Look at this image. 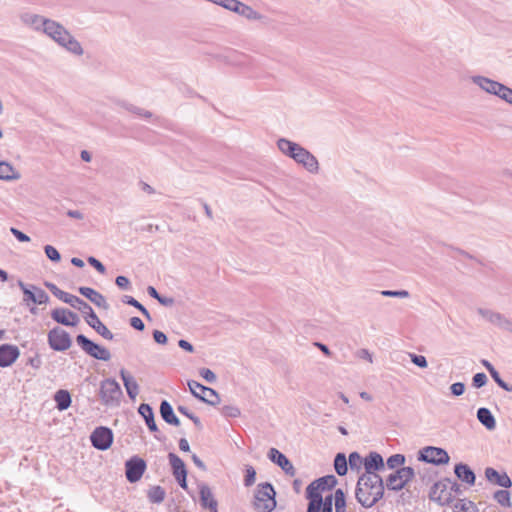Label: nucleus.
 Segmentation results:
<instances>
[{
  "label": "nucleus",
  "instance_id": "dca6fc26",
  "mask_svg": "<svg viewBox=\"0 0 512 512\" xmlns=\"http://www.w3.org/2000/svg\"><path fill=\"white\" fill-rule=\"evenodd\" d=\"M337 485V478L334 475H326L311 482L306 488V494L321 495V492L331 490Z\"/></svg>",
  "mask_w": 512,
  "mask_h": 512
},
{
  "label": "nucleus",
  "instance_id": "c9c22d12",
  "mask_svg": "<svg viewBox=\"0 0 512 512\" xmlns=\"http://www.w3.org/2000/svg\"><path fill=\"white\" fill-rule=\"evenodd\" d=\"M453 512H479V510L474 502L464 498L455 502Z\"/></svg>",
  "mask_w": 512,
  "mask_h": 512
},
{
  "label": "nucleus",
  "instance_id": "c03bdc74",
  "mask_svg": "<svg viewBox=\"0 0 512 512\" xmlns=\"http://www.w3.org/2000/svg\"><path fill=\"white\" fill-rule=\"evenodd\" d=\"M18 286L23 291V301L24 302H33L35 301V291L30 287V285H26L23 281H18Z\"/></svg>",
  "mask_w": 512,
  "mask_h": 512
},
{
  "label": "nucleus",
  "instance_id": "0e129e2a",
  "mask_svg": "<svg viewBox=\"0 0 512 512\" xmlns=\"http://www.w3.org/2000/svg\"><path fill=\"white\" fill-rule=\"evenodd\" d=\"M153 338L156 343L162 344V345L166 344L167 340H168L167 336L162 331H159V330L153 331Z\"/></svg>",
  "mask_w": 512,
  "mask_h": 512
},
{
  "label": "nucleus",
  "instance_id": "412c9836",
  "mask_svg": "<svg viewBox=\"0 0 512 512\" xmlns=\"http://www.w3.org/2000/svg\"><path fill=\"white\" fill-rule=\"evenodd\" d=\"M485 477L489 482L501 486L503 488L507 489L512 486V481L506 472L499 473L492 467H488L485 469Z\"/></svg>",
  "mask_w": 512,
  "mask_h": 512
},
{
  "label": "nucleus",
  "instance_id": "7ed1b4c3",
  "mask_svg": "<svg viewBox=\"0 0 512 512\" xmlns=\"http://www.w3.org/2000/svg\"><path fill=\"white\" fill-rule=\"evenodd\" d=\"M274 487L268 483L258 485L254 497V507L259 512H271L276 507Z\"/></svg>",
  "mask_w": 512,
  "mask_h": 512
},
{
  "label": "nucleus",
  "instance_id": "e2e57ef3",
  "mask_svg": "<svg viewBox=\"0 0 512 512\" xmlns=\"http://www.w3.org/2000/svg\"><path fill=\"white\" fill-rule=\"evenodd\" d=\"M115 284L123 290H127L130 288V281L126 276H117L115 279Z\"/></svg>",
  "mask_w": 512,
  "mask_h": 512
},
{
  "label": "nucleus",
  "instance_id": "bb28decb",
  "mask_svg": "<svg viewBox=\"0 0 512 512\" xmlns=\"http://www.w3.org/2000/svg\"><path fill=\"white\" fill-rule=\"evenodd\" d=\"M160 415L167 424L180 425L179 418L175 415L171 404L167 400H162L160 403Z\"/></svg>",
  "mask_w": 512,
  "mask_h": 512
},
{
  "label": "nucleus",
  "instance_id": "72a5a7b5",
  "mask_svg": "<svg viewBox=\"0 0 512 512\" xmlns=\"http://www.w3.org/2000/svg\"><path fill=\"white\" fill-rule=\"evenodd\" d=\"M300 144L290 141L286 138H280L277 141L278 149L287 157L293 159Z\"/></svg>",
  "mask_w": 512,
  "mask_h": 512
},
{
  "label": "nucleus",
  "instance_id": "ddd939ff",
  "mask_svg": "<svg viewBox=\"0 0 512 512\" xmlns=\"http://www.w3.org/2000/svg\"><path fill=\"white\" fill-rule=\"evenodd\" d=\"M147 468V464L144 459L139 456H133L128 459L125 463V475L126 479L130 483H135L141 479L145 470Z\"/></svg>",
  "mask_w": 512,
  "mask_h": 512
},
{
  "label": "nucleus",
  "instance_id": "b1692460",
  "mask_svg": "<svg viewBox=\"0 0 512 512\" xmlns=\"http://www.w3.org/2000/svg\"><path fill=\"white\" fill-rule=\"evenodd\" d=\"M87 324L93 328L98 334L107 340H112L113 333L101 322L96 313H92L89 317H86Z\"/></svg>",
  "mask_w": 512,
  "mask_h": 512
},
{
  "label": "nucleus",
  "instance_id": "5701e85b",
  "mask_svg": "<svg viewBox=\"0 0 512 512\" xmlns=\"http://www.w3.org/2000/svg\"><path fill=\"white\" fill-rule=\"evenodd\" d=\"M78 291L81 295L89 299L96 306L103 308L105 310L109 308V305L105 297L98 291L94 290L93 288L79 287Z\"/></svg>",
  "mask_w": 512,
  "mask_h": 512
},
{
  "label": "nucleus",
  "instance_id": "473e14b6",
  "mask_svg": "<svg viewBox=\"0 0 512 512\" xmlns=\"http://www.w3.org/2000/svg\"><path fill=\"white\" fill-rule=\"evenodd\" d=\"M168 459L174 477L184 476V474H187L185 463L178 455L171 452L168 454Z\"/></svg>",
  "mask_w": 512,
  "mask_h": 512
},
{
  "label": "nucleus",
  "instance_id": "774afa93",
  "mask_svg": "<svg viewBox=\"0 0 512 512\" xmlns=\"http://www.w3.org/2000/svg\"><path fill=\"white\" fill-rule=\"evenodd\" d=\"M357 356L360 358V359H363V360H366L368 361L369 363H372L373 362V356L372 354L369 352V350L367 349H360L357 351Z\"/></svg>",
  "mask_w": 512,
  "mask_h": 512
},
{
  "label": "nucleus",
  "instance_id": "9b49d317",
  "mask_svg": "<svg viewBox=\"0 0 512 512\" xmlns=\"http://www.w3.org/2000/svg\"><path fill=\"white\" fill-rule=\"evenodd\" d=\"M48 344L55 351H65L72 345L68 332L60 327H54L48 332Z\"/></svg>",
  "mask_w": 512,
  "mask_h": 512
},
{
  "label": "nucleus",
  "instance_id": "9d476101",
  "mask_svg": "<svg viewBox=\"0 0 512 512\" xmlns=\"http://www.w3.org/2000/svg\"><path fill=\"white\" fill-rule=\"evenodd\" d=\"M418 459L434 465H445L449 463L450 457L443 448L427 446L419 451Z\"/></svg>",
  "mask_w": 512,
  "mask_h": 512
},
{
  "label": "nucleus",
  "instance_id": "7c9ffc66",
  "mask_svg": "<svg viewBox=\"0 0 512 512\" xmlns=\"http://www.w3.org/2000/svg\"><path fill=\"white\" fill-rule=\"evenodd\" d=\"M56 408L59 411L67 410L72 403L71 395L68 390L60 389L54 394Z\"/></svg>",
  "mask_w": 512,
  "mask_h": 512
},
{
  "label": "nucleus",
  "instance_id": "4468645a",
  "mask_svg": "<svg viewBox=\"0 0 512 512\" xmlns=\"http://www.w3.org/2000/svg\"><path fill=\"white\" fill-rule=\"evenodd\" d=\"M293 160L310 173L316 174L319 171V162L317 158L301 145L297 148V152Z\"/></svg>",
  "mask_w": 512,
  "mask_h": 512
},
{
  "label": "nucleus",
  "instance_id": "aec40b11",
  "mask_svg": "<svg viewBox=\"0 0 512 512\" xmlns=\"http://www.w3.org/2000/svg\"><path fill=\"white\" fill-rule=\"evenodd\" d=\"M478 313L491 324L498 326L503 330H507L511 319L506 318L503 314L494 312L489 309L479 308Z\"/></svg>",
  "mask_w": 512,
  "mask_h": 512
},
{
  "label": "nucleus",
  "instance_id": "58836bf2",
  "mask_svg": "<svg viewBox=\"0 0 512 512\" xmlns=\"http://www.w3.org/2000/svg\"><path fill=\"white\" fill-rule=\"evenodd\" d=\"M121 300L124 304L130 305V306L138 309L143 314V316L145 318H147L148 320H151V315H150L149 311L135 298H133L130 295H124Z\"/></svg>",
  "mask_w": 512,
  "mask_h": 512
},
{
  "label": "nucleus",
  "instance_id": "052dcab7",
  "mask_svg": "<svg viewBox=\"0 0 512 512\" xmlns=\"http://www.w3.org/2000/svg\"><path fill=\"white\" fill-rule=\"evenodd\" d=\"M55 297H57L59 300L63 301L64 303H69L73 296L72 294L70 293H67L65 291H62L61 289H57L56 291H54V294H53Z\"/></svg>",
  "mask_w": 512,
  "mask_h": 512
},
{
  "label": "nucleus",
  "instance_id": "0eeeda50",
  "mask_svg": "<svg viewBox=\"0 0 512 512\" xmlns=\"http://www.w3.org/2000/svg\"><path fill=\"white\" fill-rule=\"evenodd\" d=\"M187 385L192 395L202 402L212 406L220 403V396L213 388L204 386L195 380H189Z\"/></svg>",
  "mask_w": 512,
  "mask_h": 512
},
{
  "label": "nucleus",
  "instance_id": "bf43d9fd",
  "mask_svg": "<svg viewBox=\"0 0 512 512\" xmlns=\"http://www.w3.org/2000/svg\"><path fill=\"white\" fill-rule=\"evenodd\" d=\"M88 263L94 267L99 273L104 274L106 271L105 266L95 257L90 256L87 259Z\"/></svg>",
  "mask_w": 512,
  "mask_h": 512
},
{
  "label": "nucleus",
  "instance_id": "6e6552de",
  "mask_svg": "<svg viewBox=\"0 0 512 512\" xmlns=\"http://www.w3.org/2000/svg\"><path fill=\"white\" fill-rule=\"evenodd\" d=\"M76 342L86 354L97 360L109 361L111 359V354L108 349L94 343L83 334L76 336Z\"/></svg>",
  "mask_w": 512,
  "mask_h": 512
},
{
  "label": "nucleus",
  "instance_id": "6e6d98bb",
  "mask_svg": "<svg viewBox=\"0 0 512 512\" xmlns=\"http://www.w3.org/2000/svg\"><path fill=\"white\" fill-rule=\"evenodd\" d=\"M450 391L453 396H461L465 392V384L462 382L453 383L450 386Z\"/></svg>",
  "mask_w": 512,
  "mask_h": 512
},
{
  "label": "nucleus",
  "instance_id": "a19ab883",
  "mask_svg": "<svg viewBox=\"0 0 512 512\" xmlns=\"http://www.w3.org/2000/svg\"><path fill=\"white\" fill-rule=\"evenodd\" d=\"M306 497L309 499L307 512H321L322 495L306 494Z\"/></svg>",
  "mask_w": 512,
  "mask_h": 512
},
{
  "label": "nucleus",
  "instance_id": "338daca9",
  "mask_svg": "<svg viewBox=\"0 0 512 512\" xmlns=\"http://www.w3.org/2000/svg\"><path fill=\"white\" fill-rule=\"evenodd\" d=\"M130 325L138 331H143L145 328L143 321L139 317H132L130 319Z\"/></svg>",
  "mask_w": 512,
  "mask_h": 512
},
{
  "label": "nucleus",
  "instance_id": "f03ea898",
  "mask_svg": "<svg viewBox=\"0 0 512 512\" xmlns=\"http://www.w3.org/2000/svg\"><path fill=\"white\" fill-rule=\"evenodd\" d=\"M385 492L381 476L361 475L355 488V498L363 508H371L380 501Z\"/></svg>",
  "mask_w": 512,
  "mask_h": 512
},
{
  "label": "nucleus",
  "instance_id": "3c124183",
  "mask_svg": "<svg viewBox=\"0 0 512 512\" xmlns=\"http://www.w3.org/2000/svg\"><path fill=\"white\" fill-rule=\"evenodd\" d=\"M44 251H45V254L46 256L53 262H59L61 260V255L60 253L58 252V250L51 246V245H46L44 247Z\"/></svg>",
  "mask_w": 512,
  "mask_h": 512
},
{
  "label": "nucleus",
  "instance_id": "4c0bfd02",
  "mask_svg": "<svg viewBox=\"0 0 512 512\" xmlns=\"http://www.w3.org/2000/svg\"><path fill=\"white\" fill-rule=\"evenodd\" d=\"M165 495V490L159 485L151 487L147 494L149 501L157 504L164 501Z\"/></svg>",
  "mask_w": 512,
  "mask_h": 512
},
{
  "label": "nucleus",
  "instance_id": "f8f14e48",
  "mask_svg": "<svg viewBox=\"0 0 512 512\" xmlns=\"http://www.w3.org/2000/svg\"><path fill=\"white\" fill-rule=\"evenodd\" d=\"M90 440L94 448L105 451L109 449L113 443V432L108 427H97L91 433Z\"/></svg>",
  "mask_w": 512,
  "mask_h": 512
},
{
  "label": "nucleus",
  "instance_id": "8fccbe9b",
  "mask_svg": "<svg viewBox=\"0 0 512 512\" xmlns=\"http://www.w3.org/2000/svg\"><path fill=\"white\" fill-rule=\"evenodd\" d=\"M380 294L384 297L408 298L409 292L407 290H382Z\"/></svg>",
  "mask_w": 512,
  "mask_h": 512
},
{
  "label": "nucleus",
  "instance_id": "cd10ccee",
  "mask_svg": "<svg viewBox=\"0 0 512 512\" xmlns=\"http://www.w3.org/2000/svg\"><path fill=\"white\" fill-rule=\"evenodd\" d=\"M138 412L144 418L148 429L151 432H158L152 407L149 404L142 403L138 408Z\"/></svg>",
  "mask_w": 512,
  "mask_h": 512
},
{
  "label": "nucleus",
  "instance_id": "680f3d73",
  "mask_svg": "<svg viewBox=\"0 0 512 512\" xmlns=\"http://www.w3.org/2000/svg\"><path fill=\"white\" fill-rule=\"evenodd\" d=\"M10 232L14 235V237L19 242H29L30 241V237L28 235H26L25 233H23L22 231L14 228V227H11Z\"/></svg>",
  "mask_w": 512,
  "mask_h": 512
},
{
  "label": "nucleus",
  "instance_id": "603ef678",
  "mask_svg": "<svg viewBox=\"0 0 512 512\" xmlns=\"http://www.w3.org/2000/svg\"><path fill=\"white\" fill-rule=\"evenodd\" d=\"M409 357L411 362L420 368H426L428 366L427 359L423 355L409 353Z\"/></svg>",
  "mask_w": 512,
  "mask_h": 512
},
{
  "label": "nucleus",
  "instance_id": "09e8293b",
  "mask_svg": "<svg viewBox=\"0 0 512 512\" xmlns=\"http://www.w3.org/2000/svg\"><path fill=\"white\" fill-rule=\"evenodd\" d=\"M256 471L251 465L245 467L244 485L246 487L252 486L255 483Z\"/></svg>",
  "mask_w": 512,
  "mask_h": 512
},
{
  "label": "nucleus",
  "instance_id": "5fc2aeb1",
  "mask_svg": "<svg viewBox=\"0 0 512 512\" xmlns=\"http://www.w3.org/2000/svg\"><path fill=\"white\" fill-rule=\"evenodd\" d=\"M321 512H333V495L322 497Z\"/></svg>",
  "mask_w": 512,
  "mask_h": 512
},
{
  "label": "nucleus",
  "instance_id": "e433bc0d",
  "mask_svg": "<svg viewBox=\"0 0 512 512\" xmlns=\"http://www.w3.org/2000/svg\"><path fill=\"white\" fill-rule=\"evenodd\" d=\"M347 466H348V460L346 459L345 454L338 453L334 459V468H335L336 473L339 476L346 475L347 471H348Z\"/></svg>",
  "mask_w": 512,
  "mask_h": 512
},
{
  "label": "nucleus",
  "instance_id": "ea45409f",
  "mask_svg": "<svg viewBox=\"0 0 512 512\" xmlns=\"http://www.w3.org/2000/svg\"><path fill=\"white\" fill-rule=\"evenodd\" d=\"M335 512H346V497L342 489H337L333 495Z\"/></svg>",
  "mask_w": 512,
  "mask_h": 512
},
{
  "label": "nucleus",
  "instance_id": "6ab92c4d",
  "mask_svg": "<svg viewBox=\"0 0 512 512\" xmlns=\"http://www.w3.org/2000/svg\"><path fill=\"white\" fill-rule=\"evenodd\" d=\"M19 355L20 351L17 346L11 344L0 345V367L11 366Z\"/></svg>",
  "mask_w": 512,
  "mask_h": 512
},
{
  "label": "nucleus",
  "instance_id": "20e7f679",
  "mask_svg": "<svg viewBox=\"0 0 512 512\" xmlns=\"http://www.w3.org/2000/svg\"><path fill=\"white\" fill-rule=\"evenodd\" d=\"M471 81L486 93L495 95L503 101H506L509 92L512 89L498 81L481 75L472 76Z\"/></svg>",
  "mask_w": 512,
  "mask_h": 512
},
{
  "label": "nucleus",
  "instance_id": "c85d7f7f",
  "mask_svg": "<svg viewBox=\"0 0 512 512\" xmlns=\"http://www.w3.org/2000/svg\"><path fill=\"white\" fill-rule=\"evenodd\" d=\"M478 421L489 431L496 428V420L488 408L481 407L477 410Z\"/></svg>",
  "mask_w": 512,
  "mask_h": 512
},
{
  "label": "nucleus",
  "instance_id": "393cba45",
  "mask_svg": "<svg viewBox=\"0 0 512 512\" xmlns=\"http://www.w3.org/2000/svg\"><path fill=\"white\" fill-rule=\"evenodd\" d=\"M454 473L459 480L472 486L475 484L476 476L473 470L463 463L456 464L454 467Z\"/></svg>",
  "mask_w": 512,
  "mask_h": 512
},
{
  "label": "nucleus",
  "instance_id": "2f4dec72",
  "mask_svg": "<svg viewBox=\"0 0 512 512\" xmlns=\"http://www.w3.org/2000/svg\"><path fill=\"white\" fill-rule=\"evenodd\" d=\"M234 12L248 20H260L262 18V16L256 10L241 1L237 2Z\"/></svg>",
  "mask_w": 512,
  "mask_h": 512
},
{
  "label": "nucleus",
  "instance_id": "de8ad7c7",
  "mask_svg": "<svg viewBox=\"0 0 512 512\" xmlns=\"http://www.w3.org/2000/svg\"><path fill=\"white\" fill-rule=\"evenodd\" d=\"M30 287L35 291L34 304L41 305V304H45L48 302L49 296L44 290H42L41 288H39L35 285H30Z\"/></svg>",
  "mask_w": 512,
  "mask_h": 512
},
{
  "label": "nucleus",
  "instance_id": "37998d69",
  "mask_svg": "<svg viewBox=\"0 0 512 512\" xmlns=\"http://www.w3.org/2000/svg\"><path fill=\"white\" fill-rule=\"evenodd\" d=\"M494 499L504 507H510L511 501H510V493L507 490H497L494 493Z\"/></svg>",
  "mask_w": 512,
  "mask_h": 512
},
{
  "label": "nucleus",
  "instance_id": "423d86ee",
  "mask_svg": "<svg viewBox=\"0 0 512 512\" xmlns=\"http://www.w3.org/2000/svg\"><path fill=\"white\" fill-rule=\"evenodd\" d=\"M104 405L118 404L123 393L119 383L114 379H105L100 384L99 392Z\"/></svg>",
  "mask_w": 512,
  "mask_h": 512
},
{
  "label": "nucleus",
  "instance_id": "49530a36",
  "mask_svg": "<svg viewBox=\"0 0 512 512\" xmlns=\"http://www.w3.org/2000/svg\"><path fill=\"white\" fill-rule=\"evenodd\" d=\"M122 107L124 109H126L127 111L133 113V114H136L138 116H141V117H145V118H151L152 117V113L150 111H147V110H144L140 107H137L135 105H132V104H123Z\"/></svg>",
  "mask_w": 512,
  "mask_h": 512
},
{
  "label": "nucleus",
  "instance_id": "69168bd1",
  "mask_svg": "<svg viewBox=\"0 0 512 512\" xmlns=\"http://www.w3.org/2000/svg\"><path fill=\"white\" fill-rule=\"evenodd\" d=\"M223 410L224 414L229 417H238L241 414L239 408L235 406H225Z\"/></svg>",
  "mask_w": 512,
  "mask_h": 512
},
{
  "label": "nucleus",
  "instance_id": "f704fd0d",
  "mask_svg": "<svg viewBox=\"0 0 512 512\" xmlns=\"http://www.w3.org/2000/svg\"><path fill=\"white\" fill-rule=\"evenodd\" d=\"M68 304L71 307L79 310L85 316V318L89 317L92 313H94V310L87 302H85L84 300L75 295Z\"/></svg>",
  "mask_w": 512,
  "mask_h": 512
},
{
  "label": "nucleus",
  "instance_id": "f3484780",
  "mask_svg": "<svg viewBox=\"0 0 512 512\" xmlns=\"http://www.w3.org/2000/svg\"><path fill=\"white\" fill-rule=\"evenodd\" d=\"M268 458L275 464H277L281 469L289 476H294L296 474V470L290 460L278 449L271 448L268 451Z\"/></svg>",
  "mask_w": 512,
  "mask_h": 512
},
{
  "label": "nucleus",
  "instance_id": "a18cd8bd",
  "mask_svg": "<svg viewBox=\"0 0 512 512\" xmlns=\"http://www.w3.org/2000/svg\"><path fill=\"white\" fill-rule=\"evenodd\" d=\"M363 461L364 458H362L358 452H352L348 457V464L352 470L359 471L363 465Z\"/></svg>",
  "mask_w": 512,
  "mask_h": 512
},
{
  "label": "nucleus",
  "instance_id": "4be33fe9",
  "mask_svg": "<svg viewBox=\"0 0 512 512\" xmlns=\"http://www.w3.org/2000/svg\"><path fill=\"white\" fill-rule=\"evenodd\" d=\"M200 503L203 508L210 509L211 512L217 511V500L213 497L212 491L207 484H201L199 488Z\"/></svg>",
  "mask_w": 512,
  "mask_h": 512
},
{
  "label": "nucleus",
  "instance_id": "864d4df0",
  "mask_svg": "<svg viewBox=\"0 0 512 512\" xmlns=\"http://www.w3.org/2000/svg\"><path fill=\"white\" fill-rule=\"evenodd\" d=\"M488 379L485 373H476L472 378V385L475 388H481L487 383Z\"/></svg>",
  "mask_w": 512,
  "mask_h": 512
},
{
  "label": "nucleus",
  "instance_id": "1a4fd4ad",
  "mask_svg": "<svg viewBox=\"0 0 512 512\" xmlns=\"http://www.w3.org/2000/svg\"><path fill=\"white\" fill-rule=\"evenodd\" d=\"M429 498L441 506L449 505L453 501V495L451 494V480L445 478L434 483L429 492Z\"/></svg>",
  "mask_w": 512,
  "mask_h": 512
},
{
  "label": "nucleus",
  "instance_id": "f257e3e1",
  "mask_svg": "<svg viewBox=\"0 0 512 512\" xmlns=\"http://www.w3.org/2000/svg\"><path fill=\"white\" fill-rule=\"evenodd\" d=\"M19 20L25 27L44 34L67 52L75 56L84 54L81 43L60 22L30 11L21 12Z\"/></svg>",
  "mask_w": 512,
  "mask_h": 512
},
{
  "label": "nucleus",
  "instance_id": "a878e982",
  "mask_svg": "<svg viewBox=\"0 0 512 512\" xmlns=\"http://www.w3.org/2000/svg\"><path fill=\"white\" fill-rule=\"evenodd\" d=\"M120 376L125 386L127 395L131 400H135L139 394V385L136 380L125 370H120Z\"/></svg>",
  "mask_w": 512,
  "mask_h": 512
},
{
  "label": "nucleus",
  "instance_id": "2eb2a0df",
  "mask_svg": "<svg viewBox=\"0 0 512 512\" xmlns=\"http://www.w3.org/2000/svg\"><path fill=\"white\" fill-rule=\"evenodd\" d=\"M365 472L362 475L380 476L377 472L385 469L383 457L375 451L370 452L363 461Z\"/></svg>",
  "mask_w": 512,
  "mask_h": 512
},
{
  "label": "nucleus",
  "instance_id": "4d7b16f0",
  "mask_svg": "<svg viewBox=\"0 0 512 512\" xmlns=\"http://www.w3.org/2000/svg\"><path fill=\"white\" fill-rule=\"evenodd\" d=\"M199 373L209 383H214L217 379L215 373L208 368L200 369Z\"/></svg>",
  "mask_w": 512,
  "mask_h": 512
},
{
  "label": "nucleus",
  "instance_id": "39448f33",
  "mask_svg": "<svg viewBox=\"0 0 512 512\" xmlns=\"http://www.w3.org/2000/svg\"><path fill=\"white\" fill-rule=\"evenodd\" d=\"M415 477V471L412 467H401L391 473L385 481L388 490L400 491L404 489Z\"/></svg>",
  "mask_w": 512,
  "mask_h": 512
},
{
  "label": "nucleus",
  "instance_id": "c756f323",
  "mask_svg": "<svg viewBox=\"0 0 512 512\" xmlns=\"http://www.w3.org/2000/svg\"><path fill=\"white\" fill-rule=\"evenodd\" d=\"M21 174L8 162H0V180L13 181L19 180Z\"/></svg>",
  "mask_w": 512,
  "mask_h": 512
},
{
  "label": "nucleus",
  "instance_id": "13d9d810",
  "mask_svg": "<svg viewBox=\"0 0 512 512\" xmlns=\"http://www.w3.org/2000/svg\"><path fill=\"white\" fill-rule=\"evenodd\" d=\"M239 0H217L214 4H217L229 11L234 12L235 6Z\"/></svg>",
  "mask_w": 512,
  "mask_h": 512
},
{
  "label": "nucleus",
  "instance_id": "79ce46f5",
  "mask_svg": "<svg viewBox=\"0 0 512 512\" xmlns=\"http://www.w3.org/2000/svg\"><path fill=\"white\" fill-rule=\"evenodd\" d=\"M405 460L406 459L403 454H394L387 459L386 465L391 470H397L398 468H401L402 465H404Z\"/></svg>",
  "mask_w": 512,
  "mask_h": 512
},
{
  "label": "nucleus",
  "instance_id": "a211bd4d",
  "mask_svg": "<svg viewBox=\"0 0 512 512\" xmlns=\"http://www.w3.org/2000/svg\"><path fill=\"white\" fill-rule=\"evenodd\" d=\"M51 317L57 323L65 326H76L79 322L78 315L66 308H56L52 310Z\"/></svg>",
  "mask_w": 512,
  "mask_h": 512
}]
</instances>
